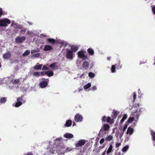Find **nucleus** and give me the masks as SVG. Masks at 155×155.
Wrapping results in <instances>:
<instances>
[{
	"mask_svg": "<svg viewBox=\"0 0 155 155\" xmlns=\"http://www.w3.org/2000/svg\"><path fill=\"white\" fill-rule=\"evenodd\" d=\"M10 21L8 19L6 18L0 20V26H7L8 25V24H10Z\"/></svg>",
	"mask_w": 155,
	"mask_h": 155,
	"instance_id": "1",
	"label": "nucleus"
},
{
	"mask_svg": "<svg viewBox=\"0 0 155 155\" xmlns=\"http://www.w3.org/2000/svg\"><path fill=\"white\" fill-rule=\"evenodd\" d=\"M102 122H106L110 124H112L114 123L113 119H111L109 117H107L105 116H104L102 117Z\"/></svg>",
	"mask_w": 155,
	"mask_h": 155,
	"instance_id": "2",
	"label": "nucleus"
},
{
	"mask_svg": "<svg viewBox=\"0 0 155 155\" xmlns=\"http://www.w3.org/2000/svg\"><path fill=\"white\" fill-rule=\"evenodd\" d=\"M43 80H44L41 81L39 84V85L41 88H44L47 87L49 81L48 79H45V78H43Z\"/></svg>",
	"mask_w": 155,
	"mask_h": 155,
	"instance_id": "3",
	"label": "nucleus"
},
{
	"mask_svg": "<svg viewBox=\"0 0 155 155\" xmlns=\"http://www.w3.org/2000/svg\"><path fill=\"white\" fill-rule=\"evenodd\" d=\"M110 126L108 124H104L103 125V127L101 128L99 131V135L103 133L104 131H107L110 128Z\"/></svg>",
	"mask_w": 155,
	"mask_h": 155,
	"instance_id": "4",
	"label": "nucleus"
},
{
	"mask_svg": "<svg viewBox=\"0 0 155 155\" xmlns=\"http://www.w3.org/2000/svg\"><path fill=\"white\" fill-rule=\"evenodd\" d=\"M83 119L82 116L79 114H77L75 116L74 120L76 122H81Z\"/></svg>",
	"mask_w": 155,
	"mask_h": 155,
	"instance_id": "5",
	"label": "nucleus"
},
{
	"mask_svg": "<svg viewBox=\"0 0 155 155\" xmlns=\"http://www.w3.org/2000/svg\"><path fill=\"white\" fill-rule=\"evenodd\" d=\"M66 57L68 59H72L73 58V51L68 49L66 53Z\"/></svg>",
	"mask_w": 155,
	"mask_h": 155,
	"instance_id": "6",
	"label": "nucleus"
},
{
	"mask_svg": "<svg viewBox=\"0 0 155 155\" xmlns=\"http://www.w3.org/2000/svg\"><path fill=\"white\" fill-rule=\"evenodd\" d=\"M78 57L84 60L87 59V56L85 55L84 52L81 51L78 52Z\"/></svg>",
	"mask_w": 155,
	"mask_h": 155,
	"instance_id": "7",
	"label": "nucleus"
},
{
	"mask_svg": "<svg viewBox=\"0 0 155 155\" xmlns=\"http://www.w3.org/2000/svg\"><path fill=\"white\" fill-rule=\"evenodd\" d=\"M26 39V37L23 36L22 37H17L15 38V42L18 43H21Z\"/></svg>",
	"mask_w": 155,
	"mask_h": 155,
	"instance_id": "8",
	"label": "nucleus"
},
{
	"mask_svg": "<svg viewBox=\"0 0 155 155\" xmlns=\"http://www.w3.org/2000/svg\"><path fill=\"white\" fill-rule=\"evenodd\" d=\"M85 143L86 142L85 140H79L77 143L75 144V147H77L84 145L85 144Z\"/></svg>",
	"mask_w": 155,
	"mask_h": 155,
	"instance_id": "9",
	"label": "nucleus"
},
{
	"mask_svg": "<svg viewBox=\"0 0 155 155\" xmlns=\"http://www.w3.org/2000/svg\"><path fill=\"white\" fill-rule=\"evenodd\" d=\"M11 56V54L9 52H8L3 54V58L4 59H9Z\"/></svg>",
	"mask_w": 155,
	"mask_h": 155,
	"instance_id": "10",
	"label": "nucleus"
},
{
	"mask_svg": "<svg viewBox=\"0 0 155 155\" xmlns=\"http://www.w3.org/2000/svg\"><path fill=\"white\" fill-rule=\"evenodd\" d=\"M64 137L68 139H71L74 137V135L71 134L67 133L64 135Z\"/></svg>",
	"mask_w": 155,
	"mask_h": 155,
	"instance_id": "11",
	"label": "nucleus"
},
{
	"mask_svg": "<svg viewBox=\"0 0 155 155\" xmlns=\"http://www.w3.org/2000/svg\"><path fill=\"white\" fill-rule=\"evenodd\" d=\"M89 62L87 61H85L83 63L82 66L83 68L86 69H87L89 66Z\"/></svg>",
	"mask_w": 155,
	"mask_h": 155,
	"instance_id": "12",
	"label": "nucleus"
},
{
	"mask_svg": "<svg viewBox=\"0 0 155 155\" xmlns=\"http://www.w3.org/2000/svg\"><path fill=\"white\" fill-rule=\"evenodd\" d=\"M72 121L71 120H68L66 121L65 124H64V127H70L72 124Z\"/></svg>",
	"mask_w": 155,
	"mask_h": 155,
	"instance_id": "13",
	"label": "nucleus"
},
{
	"mask_svg": "<svg viewBox=\"0 0 155 155\" xmlns=\"http://www.w3.org/2000/svg\"><path fill=\"white\" fill-rule=\"evenodd\" d=\"M53 49V48L50 45H46L45 46L44 50L45 51H49Z\"/></svg>",
	"mask_w": 155,
	"mask_h": 155,
	"instance_id": "14",
	"label": "nucleus"
},
{
	"mask_svg": "<svg viewBox=\"0 0 155 155\" xmlns=\"http://www.w3.org/2000/svg\"><path fill=\"white\" fill-rule=\"evenodd\" d=\"M61 140L62 138L61 137L57 138L55 140V143H54L53 144L54 145H55L56 144H57V145L59 147L60 146V143Z\"/></svg>",
	"mask_w": 155,
	"mask_h": 155,
	"instance_id": "15",
	"label": "nucleus"
},
{
	"mask_svg": "<svg viewBox=\"0 0 155 155\" xmlns=\"http://www.w3.org/2000/svg\"><path fill=\"white\" fill-rule=\"evenodd\" d=\"M46 41L50 43L51 45L54 44L56 42L55 39L53 38H47Z\"/></svg>",
	"mask_w": 155,
	"mask_h": 155,
	"instance_id": "16",
	"label": "nucleus"
},
{
	"mask_svg": "<svg viewBox=\"0 0 155 155\" xmlns=\"http://www.w3.org/2000/svg\"><path fill=\"white\" fill-rule=\"evenodd\" d=\"M24 96L22 95L20 97L17 98V101L22 102V103H25L26 102V100L23 99Z\"/></svg>",
	"mask_w": 155,
	"mask_h": 155,
	"instance_id": "17",
	"label": "nucleus"
},
{
	"mask_svg": "<svg viewBox=\"0 0 155 155\" xmlns=\"http://www.w3.org/2000/svg\"><path fill=\"white\" fill-rule=\"evenodd\" d=\"M113 150V146L111 144H110V146L107 150L106 151V153L107 154H109L110 153L112 152Z\"/></svg>",
	"mask_w": 155,
	"mask_h": 155,
	"instance_id": "18",
	"label": "nucleus"
},
{
	"mask_svg": "<svg viewBox=\"0 0 155 155\" xmlns=\"http://www.w3.org/2000/svg\"><path fill=\"white\" fill-rule=\"evenodd\" d=\"M124 133L123 131H122V130H120V132L118 131L116 133L117 134V137H119L120 139H121L123 136Z\"/></svg>",
	"mask_w": 155,
	"mask_h": 155,
	"instance_id": "19",
	"label": "nucleus"
},
{
	"mask_svg": "<svg viewBox=\"0 0 155 155\" xmlns=\"http://www.w3.org/2000/svg\"><path fill=\"white\" fill-rule=\"evenodd\" d=\"M134 132V129L130 127H129L127 130L126 134H130V135L132 134Z\"/></svg>",
	"mask_w": 155,
	"mask_h": 155,
	"instance_id": "20",
	"label": "nucleus"
},
{
	"mask_svg": "<svg viewBox=\"0 0 155 155\" xmlns=\"http://www.w3.org/2000/svg\"><path fill=\"white\" fill-rule=\"evenodd\" d=\"M57 63V62H55L53 64H51L49 65V67L51 68H52L54 69H58V67L56 65Z\"/></svg>",
	"mask_w": 155,
	"mask_h": 155,
	"instance_id": "21",
	"label": "nucleus"
},
{
	"mask_svg": "<svg viewBox=\"0 0 155 155\" xmlns=\"http://www.w3.org/2000/svg\"><path fill=\"white\" fill-rule=\"evenodd\" d=\"M45 74L50 77L53 75L54 73L53 71H48L45 72Z\"/></svg>",
	"mask_w": 155,
	"mask_h": 155,
	"instance_id": "22",
	"label": "nucleus"
},
{
	"mask_svg": "<svg viewBox=\"0 0 155 155\" xmlns=\"http://www.w3.org/2000/svg\"><path fill=\"white\" fill-rule=\"evenodd\" d=\"M119 112H118L117 111H113V114L112 115V116L113 118V119L116 118L117 117V115L119 114Z\"/></svg>",
	"mask_w": 155,
	"mask_h": 155,
	"instance_id": "23",
	"label": "nucleus"
},
{
	"mask_svg": "<svg viewBox=\"0 0 155 155\" xmlns=\"http://www.w3.org/2000/svg\"><path fill=\"white\" fill-rule=\"evenodd\" d=\"M87 51L90 55H93L94 53V50L91 48H89L87 50Z\"/></svg>",
	"mask_w": 155,
	"mask_h": 155,
	"instance_id": "24",
	"label": "nucleus"
},
{
	"mask_svg": "<svg viewBox=\"0 0 155 155\" xmlns=\"http://www.w3.org/2000/svg\"><path fill=\"white\" fill-rule=\"evenodd\" d=\"M42 64H39L38 65H36L33 67V68L35 70H40L42 66Z\"/></svg>",
	"mask_w": 155,
	"mask_h": 155,
	"instance_id": "25",
	"label": "nucleus"
},
{
	"mask_svg": "<svg viewBox=\"0 0 155 155\" xmlns=\"http://www.w3.org/2000/svg\"><path fill=\"white\" fill-rule=\"evenodd\" d=\"M113 137L112 136L110 135L107 136L105 138V140L106 141H110L113 139Z\"/></svg>",
	"mask_w": 155,
	"mask_h": 155,
	"instance_id": "26",
	"label": "nucleus"
},
{
	"mask_svg": "<svg viewBox=\"0 0 155 155\" xmlns=\"http://www.w3.org/2000/svg\"><path fill=\"white\" fill-rule=\"evenodd\" d=\"M11 82L13 84H16L20 82V80L19 79H13L11 81Z\"/></svg>",
	"mask_w": 155,
	"mask_h": 155,
	"instance_id": "27",
	"label": "nucleus"
},
{
	"mask_svg": "<svg viewBox=\"0 0 155 155\" xmlns=\"http://www.w3.org/2000/svg\"><path fill=\"white\" fill-rule=\"evenodd\" d=\"M150 134L152 136V140L155 141V133L153 130H150Z\"/></svg>",
	"mask_w": 155,
	"mask_h": 155,
	"instance_id": "28",
	"label": "nucleus"
},
{
	"mask_svg": "<svg viewBox=\"0 0 155 155\" xmlns=\"http://www.w3.org/2000/svg\"><path fill=\"white\" fill-rule=\"evenodd\" d=\"M22 104V103L21 101H18L15 104V107H18L21 106Z\"/></svg>",
	"mask_w": 155,
	"mask_h": 155,
	"instance_id": "29",
	"label": "nucleus"
},
{
	"mask_svg": "<svg viewBox=\"0 0 155 155\" xmlns=\"http://www.w3.org/2000/svg\"><path fill=\"white\" fill-rule=\"evenodd\" d=\"M6 99L5 97H2L0 99V103H4L6 102Z\"/></svg>",
	"mask_w": 155,
	"mask_h": 155,
	"instance_id": "30",
	"label": "nucleus"
},
{
	"mask_svg": "<svg viewBox=\"0 0 155 155\" xmlns=\"http://www.w3.org/2000/svg\"><path fill=\"white\" fill-rule=\"evenodd\" d=\"M91 86V84L90 83H88L87 84L84 86V89H87L89 88Z\"/></svg>",
	"mask_w": 155,
	"mask_h": 155,
	"instance_id": "31",
	"label": "nucleus"
},
{
	"mask_svg": "<svg viewBox=\"0 0 155 155\" xmlns=\"http://www.w3.org/2000/svg\"><path fill=\"white\" fill-rule=\"evenodd\" d=\"M71 51H73V52H75L77 51L78 49V48L77 47H72L71 48Z\"/></svg>",
	"mask_w": 155,
	"mask_h": 155,
	"instance_id": "32",
	"label": "nucleus"
},
{
	"mask_svg": "<svg viewBox=\"0 0 155 155\" xmlns=\"http://www.w3.org/2000/svg\"><path fill=\"white\" fill-rule=\"evenodd\" d=\"M30 53V52L29 50L26 51L23 54V56H25L28 55Z\"/></svg>",
	"mask_w": 155,
	"mask_h": 155,
	"instance_id": "33",
	"label": "nucleus"
},
{
	"mask_svg": "<svg viewBox=\"0 0 155 155\" xmlns=\"http://www.w3.org/2000/svg\"><path fill=\"white\" fill-rule=\"evenodd\" d=\"M33 75L35 77H38L40 75V73L38 72H35L34 73Z\"/></svg>",
	"mask_w": 155,
	"mask_h": 155,
	"instance_id": "34",
	"label": "nucleus"
},
{
	"mask_svg": "<svg viewBox=\"0 0 155 155\" xmlns=\"http://www.w3.org/2000/svg\"><path fill=\"white\" fill-rule=\"evenodd\" d=\"M134 117H130L128 118L127 122L128 123H130L134 120Z\"/></svg>",
	"mask_w": 155,
	"mask_h": 155,
	"instance_id": "35",
	"label": "nucleus"
},
{
	"mask_svg": "<svg viewBox=\"0 0 155 155\" xmlns=\"http://www.w3.org/2000/svg\"><path fill=\"white\" fill-rule=\"evenodd\" d=\"M115 68L116 67L115 65H112L111 68V71L112 73H114L115 72Z\"/></svg>",
	"mask_w": 155,
	"mask_h": 155,
	"instance_id": "36",
	"label": "nucleus"
},
{
	"mask_svg": "<svg viewBox=\"0 0 155 155\" xmlns=\"http://www.w3.org/2000/svg\"><path fill=\"white\" fill-rule=\"evenodd\" d=\"M129 148V146L127 145L125 146L122 149V151L123 152H126L128 149Z\"/></svg>",
	"mask_w": 155,
	"mask_h": 155,
	"instance_id": "37",
	"label": "nucleus"
},
{
	"mask_svg": "<svg viewBox=\"0 0 155 155\" xmlns=\"http://www.w3.org/2000/svg\"><path fill=\"white\" fill-rule=\"evenodd\" d=\"M95 74L94 73L90 72L88 74V76L91 78H93L94 77Z\"/></svg>",
	"mask_w": 155,
	"mask_h": 155,
	"instance_id": "38",
	"label": "nucleus"
},
{
	"mask_svg": "<svg viewBox=\"0 0 155 155\" xmlns=\"http://www.w3.org/2000/svg\"><path fill=\"white\" fill-rule=\"evenodd\" d=\"M26 31V29H25V28L22 29L20 31L21 34V35L25 34Z\"/></svg>",
	"mask_w": 155,
	"mask_h": 155,
	"instance_id": "39",
	"label": "nucleus"
},
{
	"mask_svg": "<svg viewBox=\"0 0 155 155\" xmlns=\"http://www.w3.org/2000/svg\"><path fill=\"white\" fill-rule=\"evenodd\" d=\"M40 55V54L39 53H37L34 54L32 56L33 57H39Z\"/></svg>",
	"mask_w": 155,
	"mask_h": 155,
	"instance_id": "40",
	"label": "nucleus"
},
{
	"mask_svg": "<svg viewBox=\"0 0 155 155\" xmlns=\"http://www.w3.org/2000/svg\"><path fill=\"white\" fill-rule=\"evenodd\" d=\"M136 99V94L135 92H134L133 93V101L134 102L135 101V100Z\"/></svg>",
	"mask_w": 155,
	"mask_h": 155,
	"instance_id": "41",
	"label": "nucleus"
},
{
	"mask_svg": "<svg viewBox=\"0 0 155 155\" xmlns=\"http://www.w3.org/2000/svg\"><path fill=\"white\" fill-rule=\"evenodd\" d=\"M152 10L153 14H155V6H152Z\"/></svg>",
	"mask_w": 155,
	"mask_h": 155,
	"instance_id": "42",
	"label": "nucleus"
},
{
	"mask_svg": "<svg viewBox=\"0 0 155 155\" xmlns=\"http://www.w3.org/2000/svg\"><path fill=\"white\" fill-rule=\"evenodd\" d=\"M127 124H125L124 126V128L122 130V131H123V132H124V131L126 129H127Z\"/></svg>",
	"mask_w": 155,
	"mask_h": 155,
	"instance_id": "43",
	"label": "nucleus"
},
{
	"mask_svg": "<svg viewBox=\"0 0 155 155\" xmlns=\"http://www.w3.org/2000/svg\"><path fill=\"white\" fill-rule=\"evenodd\" d=\"M42 69L43 70H48V68L45 65H44L42 67Z\"/></svg>",
	"mask_w": 155,
	"mask_h": 155,
	"instance_id": "44",
	"label": "nucleus"
},
{
	"mask_svg": "<svg viewBox=\"0 0 155 155\" xmlns=\"http://www.w3.org/2000/svg\"><path fill=\"white\" fill-rule=\"evenodd\" d=\"M104 141V138H102L101 139L100 141V143L101 144L103 143Z\"/></svg>",
	"mask_w": 155,
	"mask_h": 155,
	"instance_id": "45",
	"label": "nucleus"
},
{
	"mask_svg": "<svg viewBox=\"0 0 155 155\" xmlns=\"http://www.w3.org/2000/svg\"><path fill=\"white\" fill-rule=\"evenodd\" d=\"M25 155H34L32 152H28Z\"/></svg>",
	"mask_w": 155,
	"mask_h": 155,
	"instance_id": "46",
	"label": "nucleus"
},
{
	"mask_svg": "<svg viewBox=\"0 0 155 155\" xmlns=\"http://www.w3.org/2000/svg\"><path fill=\"white\" fill-rule=\"evenodd\" d=\"M127 115L126 114H125L123 116V117L122 118V119H123L124 120H125L127 118Z\"/></svg>",
	"mask_w": 155,
	"mask_h": 155,
	"instance_id": "47",
	"label": "nucleus"
},
{
	"mask_svg": "<svg viewBox=\"0 0 155 155\" xmlns=\"http://www.w3.org/2000/svg\"><path fill=\"white\" fill-rule=\"evenodd\" d=\"M121 144L120 143H118V142L116 144V147L117 148V147H119L120 145Z\"/></svg>",
	"mask_w": 155,
	"mask_h": 155,
	"instance_id": "48",
	"label": "nucleus"
},
{
	"mask_svg": "<svg viewBox=\"0 0 155 155\" xmlns=\"http://www.w3.org/2000/svg\"><path fill=\"white\" fill-rule=\"evenodd\" d=\"M3 14L2 9L0 8V17H1Z\"/></svg>",
	"mask_w": 155,
	"mask_h": 155,
	"instance_id": "49",
	"label": "nucleus"
},
{
	"mask_svg": "<svg viewBox=\"0 0 155 155\" xmlns=\"http://www.w3.org/2000/svg\"><path fill=\"white\" fill-rule=\"evenodd\" d=\"M97 89L96 87L95 86H93L92 87V89L93 91H94Z\"/></svg>",
	"mask_w": 155,
	"mask_h": 155,
	"instance_id": "50",
	"label": "nucleus"
},
{
	"mask_svg": "<svg viewBox=\"0 0 155 155\" xmlns=\"http://www.w3.org/2000/svg\"><path fill=\"white\" fill-rule=\"evenodd\" d=\"M40 75H41L42 76H43L45 75V73L43 72H40Z\"/></svg>",
	"mask_w": 155,
	"mask_h": 155,
	"instance_id": "51",
	"label": "nucleus"
},
{
	"mask_svg": "<svg viewBox=\"0 0 155 155\" xmlns=\"http://www.w3.org/2000/svg\"><path fill=\"white\" fill-rule=\"evenodd\" d=\"M37 51L35 50H33L31 51V53L33 54L34 53L36 52Z\"/></svg>",
	"mask_w": 155,
	"mask_h": 155,
	"instance_id": "52",
	"label": "nucleus"
},
{
	"mask_svg": "<svg viewBox=\"0 0 155 155\" xmlns=\"http://www.w3.org/2000/svg\"><path fill=\"white\" fill-rule=\"evenodd\" d=\"M106 153V150H105L102 154L101 155H105Z\"/></svg>",
	"mask_w": 155,
	"mask_h": 155,
	"instance_id": "53",
	"label": "nucleus"
},
{
	"mask_svg": "<svg viewBox=\"0 0 155 155\" xmlns=\"http://www.w3.org/2000/svg\"><path fill=\"white\" fill-rule=\"evenodd\" d=\"M125 120H124L123 119H122L120 120V123H123Z\"/></svg>",
	"mask_w": 155,
	"mask_h": 155,
	"instance_id": "54",
	"label": "nucleus"
},
{
	"mask_svg": "<svg viewBox=\"0 0 155 155\" xmlns=\"http://www.w3.org/2000/svg\"><path fill=\"white\" fill-rule=\"evenodd\" d=\"M110 58H111V57H108L107 58V60H109V61H110Z\"/></svg>",
	"mask_w": 155,
	"mask_h": 155,
	"instance_id": "55",
	"label": "nucleus"
},
{
	"mask_svg": "<svg viewBox=\"0 0 155 155\" xmlns=\"http://www.w3.org/2000/svg\"><path fill=\"white\" fill-rule=\"evenodd\" d=\"M140 114V113H138L137 114V118H138V117L139 116Z\"/></svg>",
	"mask_w": 155,
	"mask_h": 155,
	"instance_id": "56",
	"label": "nucleus"
},
{
	"mask_svg": "<svg viewBox=\"0 0 155 155\" xmlns=\"http://www.w3.org/2000/svg\"><path fill=\"white\" fill-rule=\"evenodd\" d=\"M50 151L51 152H52V153H54V151H55V150H51V149H50Z\"/></svg>",
	"mask_w": 155,
	"mask_h": 155,
	"instance_id": "57",
	"label": "nucleus"
},
{
	"mask_svg": "<svg viewBox=\"0 0 155 155\" xmlns=\"http://www.w3.org/2000/svg\"><path fill=\"white\" fill-rule=\"evenodd\" d=\"M137 110L136 112H134L133 113V114L135 115L137 113Z\"/></svg>",
	"mask_w": 155,
	"mask_h": 155,
	"instance_id": "58",
	"label": "nucleus"
},
{
	"mask_svg": "<svg viewBox=\"0 0 155 155\" xmlns=\"http://www.w3.org/2000/svg\"><path fill=\"white\" fill-rule=\"evenodd\" d=\"M75 125H76V124H75V123L74 122H73V126H74Z\"/></svg>",
	"mask_w": 155,
	"mask_h": 155,
	"instance_id": "59",
	"label": "nucleus"
},
{
	"mask_svg": "<svg viewBox=\"0 0 155 155\" xmlns=\"http://www.w3.org/2000/svg\"><path fill=\"white\" fill-rule=\"evenodd\" d=\"M105 145L104 144H103V146H102V148H104L105 147Z\"/></svg>",
	"mask_w": 155,
	"mask_h": 155,
	"instance_id": "60",
	"label": "nucleus"
},
{
	"mask_svg": "<svg viewBox=\"0 0 155 155\" xmlns=\"http://www.w3.org/2000/svg\"><path fill=\"white\" fill-rule=\"evenodd\" d=\"M137 107H139V104H137Z\"/></svg>",
	"mask_w": 155,
	"mask_h": 155,
	"instance_id": "61",
	"label": "nucleus"
},
{
	"mask_svg": "<svg viewBox=\"0 0 155 155\" xmlns=\"http://www.w3.org/2000/svg\"><path fill=\"white\" fill-rule=\"evenodd\" d=\"M140 110H140V109H139V112H140Z\"/></svg>",
	"mask_w": 155,
	"mask_h": 155,
	"instance_id": "62",
	"label": "nucleus"
},
{
	"mask_svg": "<svg viewBox=\"0 0 155 155\" xmlns=\"http://www.w3.org/2000/svg\"><path fill=\"white\" fill-rule=\"evenodd\" d=\"M155 65V62L154 63H153Z\"/></svg>",
	"mask_w": 155,
	"mask_h": 155,
	"instance_id": "63",
	"label": "nucleus"
},
{
	"mask_svg": "<svg viewBox=\"0 0 155 155\" xmlns=\"http://www.w3.org/2000/svg\"><path fill=\"white\" fill-rule=\"evenodd\" d=\"M49 143L50 144H51V143L50 142H49Z\"/></svg>",
	"mask_w": 155,
	"mask_h": 155,
	"instance_id": "64",
	"label": "nucleus"
}]
</instances>
